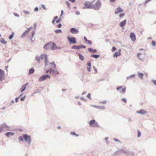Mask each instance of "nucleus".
Returning <instances> with one entry per match:
<instances>
[{"label": "nucleus", "mask_w": 156, "mask_h": 156, "mask_svg": "<svg viewBox=\"0 0 156 156\" xmlns=\"http://www.w3.org/2000/svg\"><path fill=\"white\" fill-rule=\"evenodd\" d=\"M42 7L44 9H46V8L45 7V6L44 5H42Z\"/></svg>", "instance_id": "69168bd1"}, {"label": "nucleus", "mask_w": 156, "mask_h": 156, "mask_svg": "<svg viewBox=\"0 0 156 156\" xmlns=\"http://www.w3.org/2000/svg\"><path fill=\"white\" fill-rule=\"evenodd\" d=\"M36 59L38 62L41 60L44 61L45 63V65L47 64V55L45 54L41 55L39 58H37Z\"/></svg>", "instance_id": "f03ea898"}, {"label": "nucleus", "mask_w": 156, "mask_h": 156, "mask_svg": "<svg viewBox=\"0 0 156 156\" xmlns=\"http://www.w3.org/2000/svg\"><path fill=\"white\" fill-rule=\"evenodd\" d=\"M70 32L73 34H77L79 33V30L75 28H71L70 30Z\"/></svg>", "instance_id": "f8f14e48"}, {"label": "nucleus", "mask_w": 156, "mask_h": 156, "mask_svg": "<svg viewBox=\"0 0 156 156\" xmlns=\"http://www.w3.org/2000/svg\"><path fill=\"white\" fill-rule=\"evenodd\" d=\"M90 57L95 58H97L100 57V55H91Z\"/></svg>", "instance_id": "c756f323"}, {"label": "nucleus", "mask_w": 156, "mask_h": 156, "mask_svg": "<svg viewBox=\"0 0 156 156\" xmlns=\"http://www.w3.org/2000/svg\"><path fill=\"white\" fill-rule=\"evenodd\" d=\"M151 0H146L144 2V4L145 5L148 2H149L150 1H151Z\"/></svg>", "instance_id": "3c124183"}, {"label": "nucleus", "mask_w": 156, "mask_h": 156, "mask_svg": "<svg viewBox=\"0 0 156 156\" xmlns=\"http://www.w3.org/2000/svg\"><path fill=\"white\" fill-rule=\"evenodd\" d=\"M50 67L51 68L50 69V73L52 74H57V72L53 69L55 68V63L53 62L50 63Z\"/></svg>", "instance_id": "20e7f679"}, {"label": "nucleus", "mask_w": 156, "mask_h": 156, "mask_svg": "<svg viewBox=\"0 0 156 156\" xmlns=\"http://www.w3.org/2000/svg\"><path fill=\"white\" fill-rule=\"evenodd\" d=\"M123 10L120 7H118L115 10V13L116 14H118L119 13L123 12Z\"/></svg>", "instance_id": "4468645a"}, {"label": "nucleus", "mask_w": 156, "mask_h": 156, "mask_svg": "<svg viewBox=\"0 0 156 156\" xmlns=\"http://www.w3.org/2000/svg\"><path fill=\"white\" fill-rule=\"evenodd\" d=\"M95 120L94 119H92L89 122V124L90 125H93L95 122Z\"/></svg>", "instance_id": "cd10ccee"}, {"label": "nucleus", "mask_w": 156, "mask_h": 156, "mask_svg": "<svg viewBox=\"0 0 156 156\" xmlns=\"http://www.w3.org/2000/svg\"><path fill=\"white\" fill-rule=\"evenodd\" d=\"M76 54H77L79 57V59L81 61H83L84 60V57L83 55L80 53H79L77 52H76Z\"/></svg>", "instance_id": "4be33fe9"}, {"label": "nucleus", "mask_w": 156, "mask_h": 156, "mask_svg": "<svg viewBox=\"0 0 156 156\" xmlns=\"http://www.w3.org/2000/svg\"><path fill=\"white\" fill-rule=\"evenodd\" d=\"M52 23L54 24L58 23V19L57 16H56L54 17L52 20Z\"/></svg>", "instance_id": "dca6fc26"}, {"label": "nucleus", "mask_w": 156, "mask_h": 156, "mask_svg": "<svg viewBox=\"0 0 156 156\" xmlns=\"http://www.w3.org/2000/svg\"><path fill=\"white\" fill-rule=\"evenodd\" d=\"M126 22V20H125L119 23V25L121 27H123L125 25Z\"/></svg>", "instance_id": "f3484780"}, {"label": "nucleus", "mask_w": 156, "mask_h": 156, "mask_svg": "<svg viewBox=\"0 0 156 156\" xmlns=\"http://www.w3.org/2000/svg\"><path fill=\"white\" fill-rule=\"evenodd\" d=\"M122 91L123 93H125L126 92V88H123L122 89Z\"/></svg>", "instance_id": "864d4df0"}, {"label": "nucleus", "mask_w": 156, "mask_h": 156, "mask_svg": "<svg viewBox=\"0 0 156 156\" xmlns=\"http://www.w3.org/2000/svg\"><path fill=\"white\" fill-rule=\"evenodd\" d=\"M38 10V8L37 7H36L34 9V11H37Z\"/></svg>", "instance_id": "052dcab7"}, {"label": "nucleus", "mask_w": 156, "mask_h": 156, "mask_svg": "<svg viewBox=\"0 0 156 156\" xmlns=\"http://www.w3.org/2000/svg\"><path fill=\"white\" fill-rule=\"evenodd\" d=\"M86 47L85 46L83 45H79L78 46H77V45H74L71 47V48L72 49L79 50L81 48H86Z\"/></svg>", "instance_id": "9d476101"}, {"label": "nucleus", "mask_w": 156, "mask_h": 156, "mask_svg": "<svg viewBox=\"0 0 156 156\" xmlns=\"http://www.w3.org/2000/svg\"><path fill=\"white\" fill-rule=\"evenodd\" d=\"M84 39L86 42L88 40L87 39V38L85 37H84Z\"/></svg>", "instance_id": "4d7b16f0"}, {"label": "nucleus", "mask_w": 156, "mask_h": 156, "mask_svg": "<svg viewBox=\"0 0 156 156\" xmlns=\"http://www.w3.org/2000/svg\"><path fill=\"white\" fill-rule=\"evenodd\" d=\"M30 31V29H28L25 30L22 35V37H23L27 34Z\"/></svg>", "instance_id": "412c9836"}, {"label": "nucleus", "mask_w": 156, "mask_h": 156, "mask_svg": "<svg viewBox=\"0 0 156 156\" xmlns=\"http://www.w3.org/2000/svg\"><path fill=\"white\" fill-rule=\"evenodd\" d=\"M69 0L72 3H74L75 2V0Z\"/></svg>", "instance_id": "13d9d810"}, {"label": "nucleus", "mask_w": 156, "mask_h": 156, "mask_svg": "<svg viewBox=\"0 0 156 156\" xmlns=\"http://www.w3.org/2000/svg\"><path fill=\"white\" fill-rule=\"evenodd\" d=\"M84 5V6L83 7V9H93L94 8V5L91 2H86L85 3Z\"/></svg>", "instance_id": "7ed1b4c3"}, {"label": "nucleus", "mask_w": 156, "mask_h": 156, "mask_svg": "<svg viewBox=\"0 0 156 156\" xmlns=\"http://www.w3.org/2000/svg\"><path fill=\"white\" fill-rule=\"evenodd\" d=\"M92 106L97 108L101 110H104L105 109V107L103 106H98L97 105H92Z\"/></svg>", "instance_id": "a211bd4d"}, {"label": "nucleus", "mask_w": 156, "mask_h": 156, "mask_svg": "<svg viewBox=\"0 0 156 156\" xmlns=\"http://www.w3.org/2000/svg\"><path fill=\"white\" fill-rule=\"evenodd\" d=\"M47 78H48L49 79L50 78V76L48 75L45 74L39 78V81L41 82L44 80H45Z\"/></svg>", "instance_id": "1a4fd4ad"}, {"label": "nucleus", "mask_w": 156, "mask_h": 156, "mask_svg": "<svg viewBox=\"0 0 156 156\" xmlns=\"http://www.w3.org/2000/svg\"><path fill=\"white\" fill-rule=\"evenodd\" d=\"M137 113L138 114H140L142 115H143L147 113L146 111L144 110H140L139 111H138Z\"/></svg>", "instance_id": "aec40b11"}, {"label": "nucleus", "mask_w": 156, "mask_h": 156, "mask_svg": "<svg viewBox=\"0 0 156 156\" xmlns=\"http://www.w3.org/2000/svg\"><path fill=\"white\" fill-rule=\"evenodd\" d=\"M91 63L90 61H89L87 62V66H88L89 67H91Z\"/></svg>", "instance_id": "ea45409f"}, {"label": "nucleus", "mask_w": 156, "mask_h": 156, "mask_svg": "<svg viewBox=\"0 0 156 156\" xmlns=\"http://www.w3.org/2000/svg\"><path fill=\"white\" fill-rule=\"evenodd\" d=\"M130 36L131 40L134 41L136 40V35L133 33H131L130 34Z\"/></svg>", "instance_id": "ddd939ff"}, {"label": "nucleus", "mask_w": 156, "mask_h": 156, "mask_svg": "<svg viewBox=\"0 0 156 156\" xmlns=\"http://www.w3.org/2000/svg\"><path fill=\"white\" fill-rule=\"evenodd\" d=\"M19 98H17L15 99V101L16 102H18Z\"/></svg>", "instance_id": "0e129e2a"}, {"label": "nucleus", "mask_w": 156, "mask_h": 156, "mask_svg": "<svg viewBox=\"0 0 156 156\" xmlns=\"http://www.w3.org/2000/svg\"><path fill=\"white\" fill-rule=\"evenodd\" d=\"M23 12L25 14H29V12L27 11L24 10L23 11Z\"/></svg>", "instance_id": "8fccbe9b"}, {"label": "nucleus", "mask_w": 156, "mask_h": 156, "mask_svg": "<svg viewBox=\"0 0 156 156\" xmlns=\"http://www.w3.org/2000/svg\"><path fill=\"white\" fill-rule=\"evenodd\" d=\"M3 76V72L0 70V80L2 79Z\"/></svg>", "instance_id": "7c9ffc66"}, {"label": "nucleus", "mask_w": 156, "mask_h": 156, "mask_svg": "<svg viewBox=\"0 0 156 156\" xmlns=\"http://www.w3.org/2000/svg\"><path fill=\"white\" fill-rule=\"evenodd\" d=\"M107 102V100H106L104 101H100V103L105 104Z\"/></svg>", "instance_id": "37998d69"}, {"label": "nucleus", "mask_w": 156, "mask_h": 156, "mask_svg": "<svg viewBox=\"0 0 156 156\" xmlns=\"http://www.w3.org/2000/svg\"><path fill=\"white\" fill-rule=\"evenodd\" d=\"M151 43H152V45L154 46H155L156 44V43L155 41H152Z\"/></svg>", "instance_id": "4c0bfd02"}, {"label": "nucleus", "mask_w": 156, "mask_h": 156, "mask_svg": "<svg viewBox=\"0 0 156 156\" xmlns=\"http://www.w3.org/2000/svg\"><path fill=\"white\" fill-rule=\"evenodd\" d=\"M93 126L94 127H99V126L98 124V123L96 121H95V122L94 123V124L93 125Z\"/></svg>", "instance_id": "72a5a7b5"}, {"label": "nucleus", "mask_w": 156, "mask_h": 156, "mask_svg": "<svg viewBox=\"0 0 156 156\" xmlns=\"http://www.w3.org/2000/svg\"><path fill=\"white\" fill-rule=\"evenodd\" d=\"M101 2L100 0H98L94 5L93 9L96 10H99L101 7Z\"/></svg>", "instance_id": "39448f33"}, {"label": "nucleus", "mask_w": 156, "mask_h": 156, "mask_svg": "<svg viewBox=\"0 0 156 156\" xmlns=\"http://www.w3.org/2000/svg\"><path fill=\"white\" fill-rule=\"evenodd\" d=\"M93 68L95 72V73H97L98 72V70L94 66H93Z\"/></svg>", "instance_id": "a18cd8bd"}, {"label": "nucleus", "mask_w": 156, "mask_h": 156, "mask_svg": "<svg viewBox=\"0 0 156 156\" xmlns=\"http://www.w3.org/2000/svg\"><path fill=\"white\" fill-rule=\"evenodd\" d=\"M146 54L145 53H138L137 54V57L140 61H143L145 58Z\"/></svg>", "instance_id": "423d86ee"}, {"label": "nucleus", "mask_w": 156, "mask_h": 156, "mask_svg": "<svg viewBox=\"0 0 156 156\" xmlns=\"http://www.w3.org/2000/svg\"><path fill=\"white\" fill-rule=\"evenodd\" d=\"M0 41L3 44H6L7 43V42L3 38L1 39Z\"/></svg>", "instance_id": "2f4dec72"}, {"label": "nucleus", "mask_w": 156, "mask_h": 156, "mask_svg": "<svg viewBox=\"0 0 156 156\" xmlns=\"http://www.w3.org/2000/svg\"><path fill=\"white\" fill-rule=\"evenodd\" d=\"M19 140L20 141H23V139L22 136H20L19 137Z\"/></svg>", "instance_id": "58836bf2"}, {"label": "nucleus", "mask_w": 156, "mask_h": 156, "mask_svg": "<svg viewBox=\"0 0 156 156\" xmlns=\"http://www.w3.org/2000/svg\"><path fill=\"white\" fill-rule=\"evenodd\" d=\"M137 75L142 80L143 79L144 74L143 73H140L139 72H138Z\"/></svg>", "instance_id": "b1692460"}, {"label": "nucleus", "mask_w": 156, "mask_h": 156, "mask_svg": "<svg viewBox=\"0 0 156 156\" xmlns=\"http://www.w3.org/2000/svg\"><path fill=\"white\" fill-rule=\"evenodd\" d=\"M86 42H87L88 44H89L90 45H91L92 43V42L90 40H88Z\"/></svg>", "instance_id": "a19ab883"}, {"label": "nucleus", "mask_w": 156, "mask_h": 156, "mask_svg": "<svg viewBox=\"0 0 156 156\" xmlns=\"http://www.w3.org/2000/svg\"><path fill=\"white\" fill-rule=\"evenodd\" d=\"M126 151H124L122 148L119 149L113 154V156H117L122 153L125 154Z\"/></svg>", "instance_id": "0eeeda50"}, {"label": "nucleus", "mask_w": 156, "mask_h": 156, "mask_svg": "<svg viewBox=\"0 0 156 156\" xmlns=\"http://www.w3.org/2000/svg\"><path fill=\"white\" fill-rule=\"evenodd\" d=\"M122 101H124L125 103H126L127 102L126 100V98H122Z\"/></svg>", "instance_id": "09e8293b"}, {"label": "nucleus", "mask_w": 156, "mask_h": 156, "mask_svg": "<svg viewBox=\"0 0 156 156\" xmlns=\"http://www.w3.org/2000/svg\"><path fill=\"white\" fill-rule=\"evenodd\" d=\"M67 39L70 44H75L76 43V39L75 37H67Z\"/></svg>", "instance_id": "6e6552de"}, {"label": "nucleus", "mask_w": 156, "mask_h": 156, "mask_svg": "<svg viewBox=\"0 0 156 156\" xmlns=\"http://www.w3.org/2000/svg\"><path fill=\"white\" fill-rule=\"evenodd\" d=\"M87 71L89 72H90L91 71V67H87Z\"/></svg>", "instance_id": "603ef678"}, {"label": "nucleus", "mask_w": 156, "mask_h": 156, "mask_svg": "<svg viewBox=\"0 0 156 156\" xmlns=\"http://www.w3.org/2000/svg\"><path fill=\"white\" fill-rule=\"evenodd\" d=\"M24 140L28 142V143H30L31 141L30 136L27 134H23V135Z\"/></svg>", "instance_id": "9b49d317"}, {"label": "nucleus", "mask_w": 156, "mask_h": 156, "mask_svg": "<svg viewBox=\"0 0 156 156\" xmlns=\"http://www.w3.org/2000/svg\"><path fill=\"white\" fill-rule=\"evenodd\" d=\"M125 154L126 156H134V153L130 151H126Z\"/></svg>", "instance_id": "2eb2a0df"}, {"label": "nucleus", "mask_w": 156, "mask_h": 156, "mask_svg": "<svg viewBox=\"0 0 156 156\" xmlns=\"http://www.w3.org/2000/svg\"><path fill=\"white\" fill-rule=\"evenodd\" d=\"M122 88V87L121 86H119L117 87L116 90H119L120 89H121Z\"/></svg>", "instance_id": "de8ad7c7"}, {"label": "nucleus", "mask_w": 156, "mask_h": 156, "mask_svg": "<svg viewBox=\"0 0 156 156\" xmlns=\"http://www.w3.org/2000/svg\"><path fill=\"white\" fill-rule=\"evenodd\" d=\"M66 5H67L68 6V7H69L70 6V3L69 2H66Z\"/></svg>", "instance_id": "6e6d98bb"}, {"label": "nucleus", "mask_w": 156, "mask_h": 156, "mask_svg": "<svg viewBox=\"0 0 156 156\" xmlns=\"http://www.w3.org/2000/svg\"><path fill=\"white\" fill-rule=\"evenodd\" d=\"M124 13H122L120 14L119 16V17L122 18L124 16Z\"/></svg>", "instance_id": "79ce46f5"}, {"label": "nucleus", "mask_w": 156, "mask_h": 156, "mask_svg": "<svg viewBox=\"0 0 156 156\" xmlns=\"http://www.w3.org/2000/svg\"><path fill=\"white\" fill-rule=\"evenodd\" d=\"M14 36V33L13 32L12 33V34L9 37V39H12L13 37Z\"/></svg>", "instance_id": "c9c22d12"}, {"label": "nucleus", "mask_w": 156, "mask_h": 156, "mask_svg": "<svg viewBox=\"0 0 156 156\" xmlns=\"http://www.w3.org/2000/svg\"><path fill=\"white\" fill-rule=\"evenodd\" d=\"M88 50L89 51L91 52L95 53L97 51V50L96 49H93V48H88Z\"/></svg>", "instance_id": "5701e85b"}, {"label": "nucleus", "mask_w": 156, "mask_h": 156, "mask_svg": "<svg viewBox=\"0 0 156 156\" xmlns=\"http://www.w3.org/2000/svg\"><path fill=\"white\" fill-rule=\"evenodd\" d=\"M55 32L56 33L58 34V30H55Z\"/></svg>", "instance_id": "338daca9"}, {"label": "nucleus", "mask_w": 156, "mask_h": 156, "mask_svg": "<svg viewBox=\"0 0 156 156\" xmlns=\"http://www.w3.org/2000/svg\"><path fill=\"white\" fill-rule=\"evenodd\" d=\"M63 13V11L62 10L61 11V14L60 15V17H59V22L61 21V20L63 18V17L62 16V15Z\"/></svg>", "instance_id": "bb28decb"}, {"label": "nucleus", "mask_w": 156, "mask_h": 156, "mask_svg": "<svg viewBox=\"0 0 156 156\" xmlns=\"http://www.w3.org/2000/svg\"><path fill=\"white\" fill-rule=\"evenodd\" d=\"M14 133L9 132H8V133H7L6 134V135L7 137H9V136H13V135H14Z\"/></svg>", "instance_id": "c85d7f7f"}, {"label": "nucleus", "mask_w": 156, "mask_h": 156, "mask_svg": "<svg viewBox=\"0 0 156 156\" xmlns=\"http://www.w3.org/2000/svg\"><path fill=\"white\" fill-rule=\"evenodd\" d=\"M136 76V75L134 74H132L131 75H130L129 76H127L126 77V79L127 80H129L131 78H133L135 77Z\"/></svg>", "instance_id": "393cba45"}, {"label": "nucleus", "mask_w": 156, "mask_h": 156, "mask_svg": "<svg viewBox=\"0 0 156 156\" xmlns=\"http://www.w3.org/2000/svg\"><path fill=\"white\" fill-rule=\"evenodd\" d=\"M152 82L155 85H156V80H153Z\"/></svg>", "instance_id": "5fc2aeb1"}, {"label": "nucleus", "mask_w": 156, "mask_h": 156, "mask_svg": "<svg viewBox=\"0 0 156 156\" xmlns=\"http://www.w3.org/2000/svg\"><path fill=\"white\" fill-rule=\"evenodd\" d=\"M114 140L115 141H117V142H118V141H119V140H118V139H115V138H114Z\"/></svg>", "instance_id": "774afa93"}, {"label": "nucleus", "mask_w": 156, "mask_h": 156, "mask_svg": "<svg viewBox=\"0 0 156 156\" xmlns=\"http://www.w3.org/2000/svg\"><path fill=\"white\" fill-rule=\"evenodd\" d=\"M87 97L89 98L91 100V98H90V93L88 94L87 95Z\"/></svg>", "instance_id": "49530a36"}, {"label": "nucleus", "mask_w": 156, "mask_h": 156, "mask_svg": "<svg viewBox=\"0 0 156 156\" xmlns=\"http://www.w3.org/2000/svg\"><path fill=\"white\" fill-rule=\"evenodd\" d=\"M120 50L119 49V51H117L114 53V54L113 55V57L114 58H117L118 56H119L120 55L121 53L120 52Z\"/></svg>", "instance_id": "6ab92c4d"}, {"label": "nucleus", "mask_w": 156, "mask_h": 156, "mask_svg": "<svg viewBox=\"0 0 156 156\" xmlns=\"http://www.w3.org/2000/svg\"><path fill=\"white\" fill-rule=\"evenodd\" d=\"M25 99V97H23L21 98V100L22 101L24 100Z\"/></svg>", "instance_id": "680f3d73"}, {"label": "nucleus", "mask_w": 156, "mask_h": 156, "mask_svg": "<svg viewBox=\"0 0 156 156\" xmlns=\"http://www.w3.org/2000/svg\"><path fill=\"white\" fill-rule=\"evenodd\" d=\"M14 15L15 16H17V17H19V15L18 14H17V13H14Z\"/></svg>", "instance_id": "e2e57ef3"}, {"label": "nucleus", "mask_w": 156, "mask_h": 156, "mask_svg": "<svg viewBox=\"0 0 156 156\" xmlns=\"http://www.w3.org/2000/svg\"><path fill=\"white\" fill-rule=\"evenodd\" d=\"M57 48V47L54 43L51 42L45 44L44 46V48L46 50L51 49L54 50Z\"/></svg>", "instance_id": "f257e3e1"}, {"label": "nucleus", "mask_w": 156, "mask_h": 156, "mask_svg": "<svg viewBox=\"0 0 156 156\" xmlns=\"http://www.w3.org/2000/svg\"><path fill=\"white\" fill-rule=\"evenodd\" d=\"M70 134L72 135H75L76 136H78L79 135L78 134H76L74 132H71L70 133Z\"/></svg>", "instance_id": "f704fd0d"}, {"label": "nucleus", "mask_w": 156, "mask_h": 156, "mask_svg": "<svg viewBox=\"0 0 156 156\" xmlns=\"http://www.w3.org/2000/svg\"><path fill=\"white\" fill-rule=\"evenodd\" d=\"M28 84V83H27L24 85H23L22 88L21 89V92H23L25 89L26 88V86Z\"/></svg>", "instance_id": "a878e982"}, {"label": "nucleus", "mask_w": 156, "mask_h": 156, "mask_svg": "<svg viewBox=\"0 0 156 156\" xmlns=\"http://www.w3.org/2000/svg\"><path fill=\"white\" fill-rule=\"evenodd\" d=\"M34 70L33 68H31L29 71V74H32L34 72Z\"/></svg>", "instance_id": "473e14b6"}, {"label": "nucleus", "mask_w": 156, "mask_h": 156, "mask_svg": "<svg viewBox=\"0 0 156 156\" xmlns=\"http://www.w3.org/2000/svg\"><path fill=\"white\" fill-rule=\"evenodd\" d=\"M76 14L78 15H79L80 14V12L79 11H76Z\"/></svg>", "instance_id": "bf43d9fd"}, {"label": "nucleus", "mask_w": 156, "mask_h": 156, "mask_svg": "<svg viewBox=\"0 0 156 156\" xmlns=\"http://www.w3.org/2000/svg\"><path fill=\"white\" fill-rule=\"evenodd\" d=\"M116 49V48L115 47H113L112 49V52L115 51Z\"/></svg>", "instance_id": "c03bdc74"}, {"label": "nucleus", "mask_w": 156, "mask_h": 156, "mask_svg": "<svg viewBox=\"0 0 156 156\" xmlns=\"http://www.w3.org/2000/svg\"><path fill=\"white\" fill-rule=\"evenodd\" d=\"M141 135V133L139 130L137 131V137H139Z\"/></svg>", "instance_id": "e433bc0d"}]
</instances>
